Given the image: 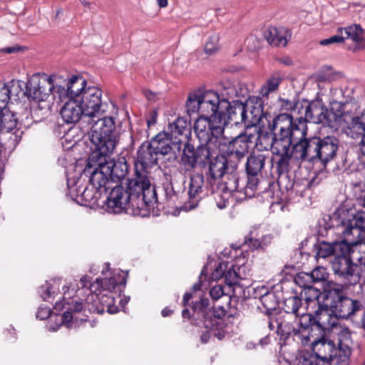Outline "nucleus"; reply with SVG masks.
Masks as SVG:
<instances>
[{"instance_id": "ddd939ff", "label": "nucleus", "mask_w": 365, "mask_h": 365, "mask_svg": "<svg viewBox=\"0 0 365 365\" xmlns=\"http://www.w3.org/2000/svg\"><path fill=\"white\" fill-rule=\"evenodd\" d=\"M331 291L335 294H333V297L327 302V306L324 307V313L326 314L329 315V312H331L338 318L347 319L360 309L361 304L356 300L344 296L343 291L339 285L334 284Z\"/></svg>"}, {"instance_id": "9d476101", "label": "nucleus", "mask_w": 365, "mask_h": 365, "mask_svg": "<svg viewBox=\"0 0 365 365\" xmlns=\"http://www.w3.org/2000/svg\"><path fill=\"white\" fill-rule=\"evenodd\" d=\"M235 163H230L227 168L228 172L222 177L223 182L219 180L215 186V200L220 209L225 208L230 199L235 196L237 199L242 200V197L237 195L241 193L240 178Z\"/></svg>"}, {"instance_id": "5fc2aeb1", "label": "nucleus", "mask_w": 365, "mask_h": 365, "mask_svg": "<svg viewBox=\"0 0 365 365\" xmlns=\"http://www.w3.org/2000/svg\"><path fill=\"white\" fill-rule=\"evenodd\" d=\"M219 36L214 34L210 36L205 45V51L206 53L211 55L215 53L219 49Z\"/></svg>"}, {"instance_id": "20e7f679", "label": "nucleus", "mask_w": 365, "mask_h": 365, "mask_svg": "<svg viewBox=\"0 0 365 365\" xmlns=\"http://www.w3.org/2000/svg\"><path fill=\"white\" fill-rule=\"evenodd\" d=\"M268 129L272 134V146L282 150L286 146H293L307 135V125L300 123L291 114L281 113L269 118L267 121Z\"/></svg>"}, {"instance_id": "dca6fc26", "label": "nucleus", "mask_w": 365, "mask_h": 365, "mask_svg": "<svg viewBox=\"0 0 365 365\" xmlns=\"http://www.w3.org/2000/svg\"><path fill=\"white\" fill-rule=\"evenodd\" d=\"M332 286H328L323 292H319L312 286L304 289L300 293V298L304 300L307 309H311L314 317H319L324 313V307L327 306V302L333 297L334 292L331 291Z\"/></svg>"}, {"instance_id": "7c9ffc66", "label": "nucleus", "mask_w": 365, "mask_h": 365, "mask_svg": "<svg viewBox=\"0 0 365 365\" xmlns=\"http://www.w3.org/2000/svg\"><path fill=\"white\" fill-rule=\"evenodd\" d=\"M339 336V354H341V365H349L351 347L353 341L351 337V332L348 329L341 330Z\"/></svg>"}, {"instance_id": "4c0bfd02", "label": "nucleus", "mask_w": 365, "mask_h": 365, "mask_svg": "<svg viewBox=\"0 0 365 365\" xmlns=\"http://www.w3.org/2000/svg\"><path fill=\"white\" fill-rule=\"evenodd\" d=\"M172 137H186L190 133L189 122L184 118L179 117L169 124L168 132Z\"/></svg>"}, {"instance_id": "f704fd0d", "label": "nucleus", "mask_w": 365, "mask_h": 365, "mask_svg": "<svg viewBox=\"0 0 365 365\" xmlns=\"http://www.w3.org/2000/svg\"><path fill=\"white\" fill-rule=\"evenodd\" d=\"M346 134L353 139H359L365 133V113L361 115L354 116L347 125Z\"/></svg>"}, {"instance_id": "4be33fe9", "label": "nucleus", "mask_w": 365, "mask_h": 365, "mask_svg": "<svg viewBox=\"0 0 365 365\" xmlns=\"http://www.w3.org/2000/svg\"><path fill=\"white\" fill-rule=\"evenodd\" d=\"M336 229L343 237V240L340 242L346 243L349 247L354 250L355 256L359 255L360 251L357 250V247L361 245L365 240V230L357 225H354L349 220L341 221V224L337 225Z\"/></svg>"}, {"instance_id": "69168bd1", "label": "nucleus", "mask_w": 365, "mask_h": 365, "mask_svg": "<svg viewBox=\"0 0 365 365\" xmlns=\"http://www.w3.org/2000/svg\"><path fill=\"white\" fill-rule=\"evenodd\" d=\"M51 313V311L50 308L39 307L36 313V317L41 320H44L50 317Z\"/></svg>"}, {"instance_id": "412c9836", "label": "nucleus", "mask_w": 365, "mask_h": 365, "mask_svg": "<svg viewBox=\"0 0 365 365\" xmlns=\"http://www.w3.org/2000/svg\"><path fill=\"white\" fill-rule=\"evenodd\" d=\"M248 117V126L264 128L272 115L264 112V101L262 97L249 96L244 103Z\"/></svg>"}, {"instance_id": "e2e57ef3", "label": "nucleus", "mask_w": 365, "mask_h": 365, "mask_svg": "<svg viewBox=\"0 0 365 365\" xmlns=\"http://www.w3.org/2000/svg\"><path fill=\"white\" fill-rule=\"evenodd\" d=\"M225 292L223 287L220 284L215 285L210 290V295L213 300H217L224 296Z\"/></svg>"}, {"instance_id": "8fccbe9b", "label": "nucleus", "mask_w": 365, "mask_h": 365, "mask_svg": "<svg viewBox=\"0 0 365 365\" xmlns=\"http://www.w3.org/2000/svg\"><path fill=\"white\" fill-rule=\"evenodd\" d=\"M103 279L97 278L92 283L90 282V279L87 276H83L80 279V284L81 288L88 287L91 293L98 294L103 291Z\"/></svg>"}, {"instance_id": "f03ea898", "label": "nucleus", "mask_w": 365, "mask_h": 365, "mask_svg": "<svg viewBox=\"0 0 365 365\" xmlns=\"http://www.w3.org/2000/svg\"><path fill=\"white\" fill-rule=\"evenodd\" d=\"M315 248L318 257L327 258L334 255L331 263L332 269L344 286L349 287L359 283L361 265L354 262L355 251L346 243L322 240L318 241Z\"/></svg>"}, {"instance_id": "bb28decb", "label": "nucleus", "mask_w": 365, "mask_h": 365, "mask_svg": "<svg viewBox=\"0 0 365 365\" xmlns=\"http://www.w3.org/2000/svg\"><path fill=\"white\" fill-rule=\"evenodd\" d=\"M61 115L66 123H76L82 116L85 117L84 110L78 100H70L61 109Z\"/></svg>"}, {"instance_id": "de8ad7c7", "label": "nucleus", "mask_w": 365, "mask_h": 365, "mask_svg": "<svg viewBox=\"0 0 365 365\" xmlns=\"http://www.w3.org/2000/svg\"><path fill=\"white\" fill-rule=\"evenodd\" d=\"M102 279L103 282L102 286L103 291H109L110 292H121L122 288L125 287L126 283L125 277H123L120 281H118L115 277L105 278Z\"/></svg>"}, {"instance_id": "f3484780", "label": "nucleus", "mask_w": 365, "mask_h": 365, "mask_svg": "<svg viewBox=\"0 0 365 365\" xmlns=\"http://www.w3.org/2000/svg\"><path fill=\"white\" fill-rule=\"evenodd\" d=\"M201 115L210 117L212 120H222L226 107L229 106L227 99H221L219 94L213 91H201Z\"/></svg>"}, {"instance_id": "a878e982", "label": "nucleus", "mask_w": 365, "mask_h": 365, "mask_svg": "<svg viewBox=\"0 0 365 365\" xmlns=\"http://www.w3.org/2000/svg\"><path fill=\"white\" fill-rule=\"evenodd\" d=\"M267 41L273 46L284 47L291 38V31L284 27L269 26L263 31Z\"/></svg>"}, {"instance_id": "79ce46f5", "label": "nucleus", "mask_w": 365, "mask_h": 365, "mask_svg": "<svg viewBox=\"0 0 365 365\" xmlns=\"http://www.w3.org/2000/svg\"><path fill=\"white\" fill-rule=\"evenodd\" d=\"M226 124H227L226 118H222V120L216 119L215 120H212L210 125V139L215 138L213 145L217 146L219 150L220 143H223L222 141L225 140V139H220L219 138L223 134L224 127Z\"/></svg>"}, {"instance_id": "052dcab7", "label": "nucleus", "mask_w": 365, "mask_h": 365, "mask_svg": "<svg viewBox=\"0 0 365 365\" xmlns=\"http://www.w3.org/2000/svg\"><path fill=\"white\" fill-rule=\"evenodd\" d=\"M344 42V35L337 32L336 35L331 36L328 38L323 39L320 41V44L322 46H328L333 43H341Z\"/></svg>"}, {"instance_id": "49530a36", "label": "nucleus", "mask_w": 365, "mask_h": 365, "mask_svg": "<svg viewBox=\"0 0 365 365\" xmlns=\"http://www.w3.org/2000/svg\"><path fill=\"white\" fill-rule=\"evenodd\" d=\"M302 304V299L295 295L284 300V309L287 314H293L299 317V315L302 316V313H299V310Z\"/></svg>"}, {"instance_id": "2f4dec72", "label": "nucleus", "mask_w": 365, "mask_h": 365, "mask_svg": "<svg viewBox=\"0 0 365 365\" xmlns=\"http://www.w3.org/2000/svg\"><path fill=\"white\" fill-rule=\"evenodd\" d=\"M269 155L261 153L250 154L246 162V172L247 175L258 176L263 169L265 161L269 160Z\"/></svg>"}, {"instance_id": "774afa93", "label": "nucleus", "mask_w": 365, "mask_h": 365, "mask_svg": "<svg viewBox=\"0 0 365 365\" xmlns=\"http://www.w3.org/2000/svg\"><path fill=\"white\" fill-rule=\"evenodd\" d=\"M359 256H355L356 259L354 260L355 262L357 263V264L361 265V276L362 275L364 269H365V254L364 256H361L358 255Z\"/></svg>"}, {"instance_id": "5701e85b", "label": "nucleus", "mask_w": 365, "mask_h": 365, "mask_svg": "<svg viewBox=\"0 0 365 365\" xmlns=\"http://www.w3.org/2000/svg\"><path fill=\"white\" fill-rule=\"evenodd\" d=\"M109 155H103L93 153V158L98 155H101L105 165L103 170L108 172L109 178L112 182H120L127 175L128 172V165L125 158H119L116 161L111 160Z\"/></svg>"}, {"instance_id": "680f3d73", "label": "nucleus", "mask_w": 365, "mask_h": 365, "mask_svg": "<svg viewBox=\"0 0 365 365\" xmlns=\"http://www.w3.org/2000/svg\"><path fill=\"white\" fill-rule=\"evenodd\" d=\"M6 92H8L6 83L0 81V106H6L9 102V96Z\"/></svg>"}, {"instance_id": "a19ab883", "label": "nucleus", "mask_w": 365, "mask_h": 365, "mask_svg": "<svg viewBox=\"0 0 365 365\" xmlns=\"http://www.w3.org/2000/svg\"><path fill=\"white\" fill-rule=\"evenodd\" d=\"M213 278L224 277L225 281L229 286L235 285L240 283L241 279L235 269L229 268L223 272V265L220 264L212 273Z\"/></svg>"}, {"instance_id": "c756f323", "label": "nucleus", "mask_w": 365, "mask_h": 365, "mask_svg": "<svg viewBox=\"0 0 365 365\" xmlns=\"http://www.w3.org/2000/svg\"><path fill=\"white\" fill-rule=\"evenodd\" d=\"M86 85L87 82L82 76H73L66 83V89L63 90L71 100H80L88 88Z\"/></svg>"}, {"instance_id": "a18cd8bd", "label": "nucleus", "mask_w": 365, "mask_h": 365, "mask_svg": "<svg viewBox=\"0 0 365 365\" xmlns=\"http://www.w3.org/2000/svg\"><path fill=\"white\" fill-rule=\"evenodd\" d=\"M259 179L258 176L247 175V180L245 186L244 181H242L241 193L244 195L242 199L251 198L255 195L258 189Z\"/></svg>"}, {"instance_id": "4468645a", "label": "nucleus", "mask_w": 365, "mask_h": 365, "mask_svg": "<svg viewBox=\"0 0 365 365\" xmlns=\"http://www.w3.org/2000/svg\"><path fill=\"white\" fill-rule=\"evenodd\" d=\"M324 329L323 331H314L309 332L308 336L304 340V343L309 341L312 344L314 355L317 358L330 360L334 364L341 365V354H339L338 349L336 348L334 342L327 339L324 337Z\"/></svg>"}, {"instance_id": "bf43d9fd", "label": "nucleus", "mask_w": 365, "mask_h": 365, "mask_svg": "<svg viewBox=\"0 0 365 365\" xmlns=\"http://www.w3.org/2000/svg\"><path fill=\"white\" fill-rule=\"evenodd\" d=\"M303 365H339L334 364L331 361L317 358L316 356H309L308 359H305Z\"/></svg>"}, {"instance_id": "13d9d810", "label": "nucleus", "mask_w": 365, "mask_h": 365, "mask_svg": "<svg viewBox=\"0 0 365 365\" xmlns=\"http://www.w3.org/2000/svg\"><path fill=\"white\" fill-rule=\"evenodd\" d=\"M6 87L8 88L6 94L9 96V101L12 97H16L19 93L22 91L19 81H15L14 80L6 83Z\"/></svg>"}, {"instance_id": "4d7b16f0", "label": "nucleus", "mask_w": 365, "mask_h": 365, "mask_svg": "<svg viewBox=\"0 0 365 365\" xmlns=\"http://www.w3.org/2000/svg\"><path fill=\"white\" fill-rule=\"evenodd\" d=\"M101 303L103 305V310L106 308V311L109 314H115L118 311V308L114 305V297L103 295L101 299Z\"/></svg>"}, {"instance_id": "37998d69", "label": "nucleus", "mask_w": 365, "mask_h": 365, "mask_svg": "<svg viewBox=\"0 0 365 365\" xmlns=\"http://www.w3.org/2000/svg\"><path fill=\"white\" fill-rule=\"evenodd\" d=\"M3 145L6 149L13 150L19 143L21 140L24 132L20 129L17 128L12 131H1Z\"/></svg>"}, {"instance_id": "9b49d317", "label": "nucleus", "mask_w": 365, "mask_h": 365, "mask_svg": "<svg viewBox=\"0 0 365 365\" xmlns=\"http://www.w3.org/2000/svg\"><path fill=\"white\" fill-rule=\"evenodd\" d=\"M158 155L149 141L143 142L138 149L133 177L143 183V186L153 187L148 174L149 170L158 164Z\"/></svg>"}, {"instance_id": "c03bdc74", "label": "nucleus", "mask_w": 365, "mask_h": 365, "mask_svg": "<svg viewBox=\"0 0 365 365\" xmlns=\"http://www.w3.org/2000/svg\"><path fill=\"white\" fill-rule=\"evenodd\" d=\"M201 91H195L190 93L185 103V111L191 116L192 114L200 113L201 115Z\"/></svg>"}, {"instance_id": "6e6d98bb", "label": "nucleus", "mask_w": 365, "mask_h": 365, "mask_svg": "<svg viewBox=\"0 0 365 365\" xmlns=\"http://www.w3.org/2000/svg\"><path fill=\"white\" fill-rule=\"evenodd\" d=\"M313 283L325 281L328 277V273L323 267H317L312 272H309Z\"/></svg>"}, {"instance_id": "3c124183", "label": "nucleus", "mask_w": 365, "mask_h": 365, "mask_svg": "<svg viewBox=\"0 0 365 365\" xmlns=\"http://www.w3.org/2000/svg\"><path fill=\"white\" fill-rule=\"evenodd\" d=\"M56 283V281H53V284L46 282L44 284L38 288V292L43 301L51 302L54 299L56 290H58V288L56 289L54 287Z\"/></svg>"}, {"instance_id": "ea45409f", "label": "nucleus", "mask_w": 365, "mask_h": 365, "mask_svg": "<svg viewBox=\"0 0 365 365\" xmlns=\"http://www.w3.org/2000/svg\"><path fill=\"white\" fill-rule=\"evenodd\" d=\"M337 32L344 35V41L351 39L356 43H359L364 36V30L359 24H353L344 28L340 27L337 29Z\"/></svg>"}, {"instance_id": "f257e3e1", "label": "nucleus", "mask_w": 365, "mask_h": 365, "mask_svg": "<svg viewBox=\"0 0 365 365\" xmlns=\"http://www.w3.org/2000/svg\"><path fill=\"white\" fill-rule=\"evenodd\" d=\"M156 201L155 187L143 186L133 177L128 179L127 190L118 185L112 188L107 198V206L114 213L125 210L133 215H144L142 212Z\"/></svg>"}, {"instance_id": "cd10ccee", "label": "nucleus", "mask_w": 365, "mask_h": 365, "mask_svg": "<svg viewBox=\"0 0 365 365\" xmlns=\"http://www.w3.org/2000/svg\"><path fill=\"white\" fill-rule=\"evenodd\" d=\"M272 236L270 234L259 235L257 229H253L245 237L244 245L251 250H264L272 243Z\"/></svg>"}, {"instance_id": "423d86ee", "label": "nucleus", "mask_w": 365, "mask_h": 365, "mask_svg": "<svg viewBox=\"0 0 365 365\" xmlns=\"http://www.w3.org/2000/svg\"><path fill=\"white\" fill-rule=\"evenodd\" d=\"M276 332L284 339L293 335L305 340L310 331H323L319 321L311 313H302L300 318L293 314H286L280 322H276Z\"/></svg>"}, {"instance_id": "1a4fd4ad", "label": "nucleus", "mask_w": 365, "mask_h": 365, "mask_svg": "<svg viewBox=\"0 0 365 365\" xmlns=\"http://www.w3.org/2000/svg\"><path fill=\"white\" fill-rule=\"evenodd\" d=\"M53 77L45 73H36L29 79L26 93L29 99L38 103L36 107L33 108L34 112L39 110L46 113L49 110L50 105L47 100L55 88Z\"/></svg>"}, {"instance_id": "c9c22d12", "label": "nucleus", "mask_w": 365, "mask_h": 365, "mask_svg": "<svg viewBox=\"0 0 365 365\" xmlns=\"http://www.w3.org/2000/svg\"><path fill=\"white\" fill-rule=\"evenodd\" d=\"M211 118L200 115L194 124V130L200 142H208L211 140L210 135V125ZM213 141L215 138H212Z\"/></svg>"}, {"instance_id": "2eb2a0df", "label": "nucleus", "mask_w": 365, "mask_h": 365, "mask_svg": "<svg viewBox=\"0 0 365 365\" xmlns=\"http://www.w3.org/2000/svg\"><path fill=\"white\" fill-rule=\"evenodd\" d=\"M254 135L246 133H241L228 143H220V152L226 155L230 160V163L238 165L249 152L252 145Z\"/></svg>"}, {"instance_id": "0eeeda50", "label": "nucleus", "mask_w": 365, "mask_h": 365, "mask_svg": "<svg viewBox=\"0 0 365 365\" xmlns=\"http://www.w3.org/2000/svg\"><path fill=\"white\" fill-rule=\"evenodd\" d=\"M302 110L297 120L300 123L307 122L314 124H322L331 129L337 130L341 116L327 109L322 100L315 99L312 101L304 100Z\"/></svg>"}, {"instance_id": "473e14b6", "label": "nucleus", "mask_w": 365, "mask_h": 365, "mask_svg": "<svg viewBox=\"0 0 365 365\" xmlns=\"http://www.w3.org/2000/svg\"><path fill=\"white\" fill-rule=\"evenodd\" d=\"M19 118L17 113L5 106L0 110V131H12L17 129Z\"/></svg>"}, {"instance_id": "09e8293b", "label": "nucleus", "mask_w": 365, "mask_h": 365, "mask_svg": "<svg viewBox=\"0 0 365 365\" xmlns=\"http://www.w3.org/2000/svg\"><path fill=\"white\" fill-rule=\"evenodd\" d=\"M277 106L281 110H292L299 115V111L302 110L301 106L302 107V101L279 98L277 101Z\"/></svg>"}, {"instance_id": "603ef678", "label": "nucleus", "mask_w": 365, "mask_h": 365, "mask_svg": "<svg viewBox=\"0 0 365 365\" xmlns=\"http://www.w3.org/2000/svg\"><path fill=\"white\" fill-rule=\"evenodd\" d=\"M210 305V300L207 298H200L198 302H196L192 305V309L197 314L198 317L204 321V314L210 310L208 307Z\"/></svg>"}, {"instance_id": "aec40b11", "label": "nucleus", "mask_w": 365, "mask_h": 365, "mask_svg": "<svg viewBox=\"0 0 365 365\" xmlns=\"http://www.w3.org/2000/svg\"><path fill=\"white\" fill-rule=\"evenodd\" d=\"M211 193V187L205 181V177L202 173H195L190 176L189 182L188 196L189 200L185 202L184 207L186 210H190L197 207L200 200ZM215 195V193H212Z\"/></svg>"}, {"instance_id": "e433bc0d", "label": "nucleus", "mask_w": 365, "mask_h": 365, "mask_svg": "<svg viewBox=\"0 0 365 365\" xmlns=\"http://www.w3.org/2000/svg\"><path fill=\"white\" fill-rule=\"evenodd\" d=\"M225 315L224 309L209 310L204 314L203 326L205 329L218 330L222 325V317Z\"/></svg>"}, {"instance_id": "6e6552de", "label": "nucleus", "mask_w": 365, "mask_h": 365, "mask_svg": "<svg viewBox=\"0 0 365 365\" xmlns=\"http://www.w3.org/2000/svg\"><path fill=\"white\" fill-rule=\"evenodd\" d=\"M298 145V143H295L293 146H286L285 148L279 150L276 146H272L273 153L275 157H269V160L271 163V172L273 173L275 170V173L279 175L278 184L279 187H282V185L285 181L287 183L284 185V189L288 192H297L298 190L297 187V184L292 183L288 179L287 173L289 170V162L292 160H296L299 164L306 162L305 159L297 156L296 153V148Z\"/></svg>"}, {"instance_id": "58836bf2", "label": "nucleus", "mask_w": 365, "mask_h": 365, "mask_svg": "<svg viewBox=\"0 0 365 365\" xmlns=\"http://www.w3.org/2000/svg\"><path fill=\"white\" fill-rule=\"evenodd\" d=\"M283 77V74L279 71L274 72L260 88L259 93L262 98H267L270 93L277 91Z\"/></svg>"}, {"instance_id": "7ed1b4c3", "label": "nucleus", "mask_w": 365, "mask_h": 365, "mask_svg": "<svg viewBox=\"0 0 365 365\" xmlns=\"http://www.w3.org/2000/svg\"><path fill=\"white\" fill-rule=\"evenodd\" d=\"M103 113L95 118H89L93 123L89 139L93 145V153L112 154L118 143L115 120L118 115L115 105H105Z\"/></svg>"}, {"instance_id": "338daca9", "label": "nucleus", "mask_w": 365, "mask_h": 365, "mask_svg": "<svg viewBox=\"0 0 365 365\" xmlns=\"http://www.w3.org/2000/svg\"><path fill=\"white\" fill-rule=\"evenodd\" d=\"M225 93H223V97L221 99H227L228 102H230V100L236 97L235 88L234 86H229L227 88L225 89Z\"/></svg>"}, {"instance_id": "0e129e2a", "label": "nucleus", "mask_w": 365, "mask_h": 365, "mask_svg": "<svg viewBox=\"0 0 365 365\" xmlns=\"http://www.w3.org/2000/svg\"><path fill=\"white\" fill-rule=\"evenodd\" d=\"M234 88H235L237 98H245L248 96L249 90L246 85L238 83L236 86H234Z\"/></svg>"}, {"instance_id": "a211bd4d", "label": "nucleus", "mask_w": 365, "mask_h": 365, "mask_svg": "<svg viewBox=\"0 0 365 365\" xmlns=\"http://www.w3.org/2000/svg\"><path fill=\"white\" fill-rule=\"evenodd\" d=\"M101 97L102 91L98 87L88 86L84 91L83 95L78 101L84 110L85 117L95 118L106 110L105 105H115L112 102H103Z\"/></svg>"}, {"instance_id": "72a5a7b5", "label": "nucleus", "mask_w": 365, "mask_h": 365, "mask_svg": "<svg viewBox=\"0 0 365 365\" xmlns=\"http://www.w3.org/2000/svg\"><path fill=\"white\" fill-rule=\"evenodd\" d=\"M180 162L185 171H192L197 168L198 164L195 155V148L193 145L189 143L184 145L180 156Z\"/></svg>"}, {"instance_id": "39448f33", "label": "nucleus", "mask_w": 365, "mask_h": 365, "mask_svg": "<svg viewBox=\"0 0 365 365\" xmlns=\"http://www.w3.org/2000/svg\"><path fill=\"white\" fill-rule=\"evenodd\" d=\"M339 149V140L334 135H327L323 138L313 135L298 143L296 148L297 156L305 159L306 162L326 165L334 159Z\"/></svg>"}, {"instance_id": "c85d7f7f", "label": "nucleus", "mask_w": 365, "mask_h": 365, "mask_svg": "<svg viewBox=\"0 0 365 365\" xmlns=\"http://www.w3.org/2000/svg\"><path fill=\"white\" fill-rule=\"evenodd\" d=\"M213 140L201 142L195 148V155L199 166L205 167L217 154V147L213 145Z\"/></svg>"}, {"instance_id": "864d4df0", "label": "nucleus", "mask_w": 365, "mask_h": 365, "mask_svg": "<svg viewBox=\"0 0 365 365\" xmlns=\"http://www.w3.org/2000/svg\"><path fill=\"white\" fill-rule=\"evenodd\" d=\"M296 284L299 287L305 289L312 286L313 282L309 272H299L298 273L294 279Z\"/></svg>"}, {"instance_id": "f8f14e48", "label": "nucleus", "mask_w": 365, "mask_h": 365, "mask_svg": "<svg viewBox=\"0 0 365 365\" xmlns=\"http://www.w3.org/2000/svg\"><path fill=\"white\" fill-rule=\"evenodd\" d=\"M149 142L168 166L178 160L182 150V140L179 137H172L165 131L158 133Z\"/></svg>"}, {"instance_id": "b1692460", "label": "nucleus", "mask_w": 365, "mask_h": 365, "mask_svg": "<svg viewBox=\"0 0 365 365\" xmlns=\"http://www.w3.org/2000/svg\"><path fill=\"white\" fill-rule=\"evenodd\" d=\"M223 153L220 155L217 153L208 163L207 178V183L211 187V193L215 192V183L228 172L227 168L230 166V160Z\"/></svg>"}, {"instance_id": "393cba45", "label": "nucleus", "mask_w": 365, "mask_h": 365, "mask_svg": "<svg viewBox=\"0 0 365 365\" xmlns=\"http://www.w3.org/2000/svg\"><path fill=\"white\" fill-rule=\"evenodd\" d=\"M222 118H226L227 123L235 125L244 123L247 128L251 127L248 126V117L244 103L240 100L229 102Z\"/></svg>"}, {"instance_id": "6ab92c4d", "label": "nucleus", "mask_w": 365, "mask_h": 365, "mask_svg": "<svg viewBox=\"0 0 365 365\" xmlns=\"http://www.w3.org/2000/svg\"><path fill=\"white\" fill-rule=\"evenodd\" d=\"M105 165L101 155L96 156L93 158V153L89 158V162L84 170L85 175H90L89 182L90 184L97 190L101 192L103 189L107 192L110 188L107 185L109 183V175L108 172L103 170V166Z\"/></svg>"}]
</instances>
